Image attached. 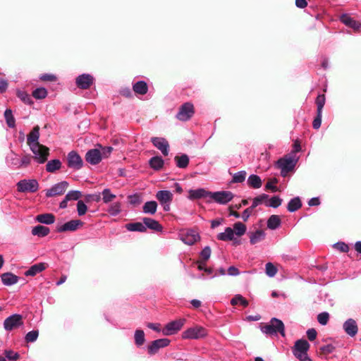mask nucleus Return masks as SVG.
<instances>
[{"label":"nucleus","mask_w":361,"mask_h":361,"mask_svg":"<svg viewBox=\"0 0 361 361\" xmlns=\"http://www.w3.org/2000/svg\"><path fill=\"white\" fill-rule=\"evenodd\" d=\"M298 157L295 153H290L277 161V166L281 169L282 176H286L293 170L298 161Z\"/></svg>","instance_id":"1"},{"label":"nucleus","mask_w":361,"mask_h":361,"mask_svg":"<svg viewBox=\"0 0 361 361\" xmlns=\"http://www.w3.org/2000/svg\"><path fill=\"white\" fill-rule=\"evenodd\" d=\"M310 348L309 343L305 340H298L295 342L293 349V353L300 361H312L307 355Z\"/></svg>","instance_id":"2"},{"label":"nucleus","mask_w":361,"mask_h":361,"mask_svg":"<svg viewBox=\"0 0 361 361\" xmlns=\"http://www.w3.org/2000/svg\"><path fill=\"white\" fill-rule=\"evenodd\" d=\"M262 333L268 335L280 334L283 337L285 336V327L282 321L276 318H272L270 324L261 328Z\"/></svg>","instance_id":"3"},{"label":"nucleus","mask_w":361,"mask_h":361,"mask_svg":"<svg viewBox=\"0 0 361 361\" xmlns=\"http://www.w3.org/2000/svg\"><path fill=\"white\" fill-rule=\"evenodd\" d=\"M207 335L206 329L200 326H195L183 332L182 337L184 339H200Z\"/></svg>","instance_id":"4"},{"label":"nucleus","mask_w":361,"mask_h":361,"mask_svg":"<svg viewBox=\"0 0 361 361\" xmlns=\"http://www.w3.org/2000/svg\"><path fill=\"white\" fill-rule=\"evenodd\" d=\"M157 200L162 206L165 212H169L171 209V203L173 200V193L166 190H159L155 195Z\"/></svg>","instance_id":"5"},{"label":"nucleus","mask_w":361,"mask_h":361,"mask_svg":"<svg viewBox=\"0 0 361 361\" xmlns=\"http://www.w3.org/2000/svg\"><path fill=\"white\" fill-rule=\"evenodd\" d=\"M17 189L20 192H35L39 189V183L35 179H23L18 182Z\"/></svg>","instance_id":"6"},{"label":"nucleus","mask_w":361,"mask_h":361,"mask_svg":"<svg viewBox=\"0 0 361 361\" xmlns=\"http://www.w3.org/2000/svg\"><path fill=\"white\" fill-rule=\"evenodd\" d=\"M194 113L193 104L190 102H186L180 106L176 117L179 121H187L192 118Z\"/></svg>","instance_id":"7"},{"label":"nucleus","mask_w":361,"mask_h":361,"mask_svg":"<svg viewBox=\"0 0 361 361\" xmlns=\"http://www.w3.org/2000/svg\"><path fill=\"white\" fill-rule=\"evenodd\" d=\"M31 152L35 161L38 164L46 162L49 155V149L42 144L37 145L35 150Z\"/></svg>","instance_id":"8"},{"label":"nucleus","mask_w":361,"mask_h":361,"mask_svg":"<svg viewBox=\"0 0 361 361\" xmlns=\"http://www.w3.org/2000/svg\"><path fill=\"white\" fill-rule=\"evenodd\" d=\"M23 324L22 316L18 314H13L4 320V328L6 331H11L15 328L23 326Z\"/></svg>","instance_id":"9"},{"label":"nucleus","mask_w":361,"mask_h":361,"mask_svg":"<svg viewBox=\"0 0 361 361\" xmlns=\"http://www.w3.org/2000/svg\"><path fill=\"white\" fill-rule=\"evenodd\" d=\"M210 198L219 204H225L232 200L233 195L230 191L211 192Z\"/></svg>","instance_id":"10"},{"label":"nucleus","mask_w":361,"mask_h":361,"mask_svg":"<svg viewBox=\"0 0 361 361\" xmlns=\"http://www.w3.org/2000/svg\"><path fill=\"white\" fill-rule=\"evenodd\" d=\"M180 238L185 244L192 245L200 240V236L197 231L190 229L182 232Z\"/></svg>","instance_id":"11"},{"label":"nucleus","mask_w":361,"mask_h":361,"mask_svg":"<svg viewBox=\"0 0 361 361\" xmlns=\"http://www.w3.org/2000/svg\"><path fill=\"white\" fill-rule=\"evenodd\" d=\"M67 163L69 168L75 170H79L83 166L81 157L75 151H71L68 154Z\"/></svg>","instance_id":"12"},{"label":"nucleus","mask_w":361,"mask_h":361,"mask_svg":"<svg viewBox=\"0 0 361 361\" xmlns=\"http://www.w3.org/2000/svg\"><path fill=\"white\" fill-rule=\"evenodd\" d=\"M184 322V319H178L168 323L162 329V334L165 336H170L176 334L183 326Z\"/></svg>","instance_id":"13"},{"label":"nucleus","mask_w":361,"mask_h":361,"mask_svg":"<svg viewBox=\"0 0 361 361\" xmlns=\"http://www.w3.org/2000/svg\"><path fill=\"white\" fill-rule=\"evenodd\" d=\"M68 186L67 181H61L54 184L52 187L46 190V196L47 197L62 195L65 192Z\"/></svg>","instance_id":"14"},{"label":"nucleus","mask_w":361,"mask_h":361,"mask_svg":"<svg viewBox=\"0 0 361 361\" xmlns=\"http://www.w3.org/2000/svg\"><path fill=\"white\" fill-rule=\"evenodd\" d=\"M39 127L38 126H35L27 135V143L31 151H34L36 145L40 144L39 142Z\"/></svg>","instance_id":"15"},{"label":"nucleus","mask_w":361,"mask_h":361,"mask_svg":"<svg viewBox=\"0 0 361 361\" xmlns=\"http://www.w3.org/2000/svg\"><path fill=\"white\" fill-rule=\"evenodd\" d=\"M153 145L157 148L164 156H167L169 152V144L164 137H154L151 138Z\"/></svg>","instance_id":"16"},{"label":"nucleus","mask_w":361,"mask_h":361,"mask_svg":"<svg viewBox=\"0 0 361 361\" xmlns=\"http://www.w3.org/2000/svg\"><path fill=\"white\" fill-rule=\"evenodd\" d=\"M83 223L80 220H71L62 225L58 226L56 231L59 233L76 231Z\"/></svg>","instance_id":"17"},{"label":"nucleus","mask_w":361,"mask_h":361,"mask_svg":"<svg viewBox=\"0 0 361 361\" xmlns=\"http://www.w3.org/2000/svg\"><path fill=\"white\" fill-rule=\"evenodd\" d=\"M86 161L92 165H96L102 161V154L99 149H92L85 154Z\"/></svg>","instance_id":"18"},{"label":"nucleus","mask_w":361,"mask_h":361,"mask_svg":"<svg viewBox=\"0 0 361 361\" xmlns=\"http://www.w3.org/2000/svg\"><path fill=\"white\" fill-rule=\"evenodd\" d=\"M170 340L168 338H160L152 342L148 346V353L150 355L155 354L160 348L166 347L169 345Z\"/></svg>","instance_id":"19"},{"label":"nucleus","mask_w":361,"mask_h":361,"mask_svg":"<svg viewBox=\"0 0 361 361\" xmlns=\"http://www.w3.org/2000/svg\"><path fill=\"white\" fill-rule=\"evenodd\" d=\"M343 330L350 336L354 337L358 331L357 322L353 319H347L343 325Z\"/></svg>","instance_id":"20"},{"label":"nucleus","mask_w":361,"mask_h":361,"mask_svg":"<svg viewBox=\"0 0 361 361\" xmlns=\"http://www.w3.org/2000/svg\"><path fill=\"white\" fill-rule=\"evenodd\" d=\"M93 77L90 74H82L76 78V85L81 89H87L92 84Z\"/></svg>","instance_id":"21"},{"label":"nucleus","mask_w":361,"mask_h":361,"mask_svg":"<svg viewBox=\"0 0 361 361\" xmlns=\"http://www.w3.org/2000/svg\"><path fill=\"white\" fill-rule=\"evenodd\" d=\"M188 193V198L190 200H198L203 197H210L211 192L207 191L204 188H198L196 190H190Z\"/></svg>","instance_id":"22"},{"label":"nucleus","mask_w":361,"mask_h":361,"mask_svg":"<svg viewBox=\"0 0 361 361\" xmlns=\"http://www.w3.org/2000/svg\"><path fill=\"white\" fill-rule=\"evenodd\" d=\"M341 21L347 26L352 27L355 30H358L361 27V24L347 14H343L341 17Z\"/></svg>","instance_id":"23"},{"label":"nucleus","mask_w":361,"mask_h":361,"mask_svg":"<svg viewBox=\"0 0 361 361\" xmlns=\"http://www.w3.org/2000/svg\"><path fill=\"white\" fill-rule=\"evenodd\" d=\"M47 266L45 263L35 264L30 267L28 270L25 272L26 276H34L38 273L42 272L46 269Z\"/></svg>","instance_id":"24"},{"label":"nucleus","mask_w":361,"mask_h":361,"mask_svg":"<svg viewBox=\"0 0 361 361\" xmlns=\"http://www.w3.org/2000/svg\"><path fill=\"white\" fill-rule=\"evenodd\" d=\"M2 283L5 286H12L18 283V277L10 272L4 273L1 276Z\"/></svg>","instance_id":"25"},{"label":"nucleus","mask_w":361,"mask_h":361,"mask_svg":"<svg viewBox=\"0 0 361 361\" xmlns=\"http://www.w3.org/2000/svg\"><path fill=\"white\" fill-rule=\"evenodd\" d=\"M234 231L231 227H226L224 232L219 233L216 238L219 240L230 241L234 240Z\"/></svg>","instance_id":"26"},{"label":"nucleus","mask_w":361,"mask_h":361,"mask_svg":"<svg viewBox=\"0 0 361 361\" xmlns=\"http://www.w3.org/2000/svg\"><path fill=\"white\" fill-rule=\"evenodd\" d=\"M143 223L145 224V226H146V228H148L151 230L155 231H162V226L156 220L151 219V218H143Z\"/></svg>","instance_id":"27"},{"label":"nucleus","mask_w":361,"mask_h":361,"mask_svg":"<svg viewBox=\"0 0 361 361\" xmlns=\"http://www.w3.org/2000/svg\"><path fill=\"white\" fill-rule=\"evenodd\" d=\"M31 233L33 235L43 238L50 233V229L47 226L37 225L32 228Z\"/></svg>","instance_id":"28"},{"label":"nucleus","mask_w":361,"mask_h":361,"mask_svg":"<svg viewBox=\"0 0 361 361\" xmlns=\"http://www.w3.org/2000/svg\"><path fill=\"white\" fill-rule=\"evenodd\" d=\"M36 221L44 224H52L55 221V216L50 213L39 214L36 216Z\"/></svg>","instance_id":"29"},{"label":"nucleus","mask_w":361,"mask_h":361,"mask_svg":"<svg viewBox=\"0 0 361 361\" xmlns=\"http://www.w3.org/2000/svg\"><path fill=\"white\" fill-rule=\"evenodd\" d=\"M164 164V159L159 156L153 157L149 160V166L155 171H160L163 168Z\"/></svg>","instance_id":"30"},{"label":"nucleus","mask_w":361,"mask_h":361,"mask_svg":"<svg viewBox=\"0 0 361 361\" xmlns=\"http://www.w3.org/2000/svg\"><path fill=\"white\" fill-rule=\"evenodd\" d=\"M247 185L255 189H258L262 187V181L260 177L255 174H252L249 176L247 178Z\"/></svg>","instance_id":"31"},{"label":"nucleus","mask_w":361,"mask_h":361,"mask_svg":"<svg viewBox=\"0 0 361 361\" xmlns=\"http://www.w3.org/2000/svg\"><path fill=\"white\" fill-rule=\"evenodd\" d=\"M133 89L135 93L143 95L147 92L148 87L145 81L140 80L133 85Z\"/></svg>","instance_id":"32"},{"label":"nucleus","mask_w":361,"mask_h":361,"mask_svg":"<svg viewBox=\"0 0 361 361\" xmlns=\"http://www.w3.org/2000/svg\"><path fill=\"white\" fill-rule=\"evenodd\" d=\"M265 233L262 230H257L254 233H252L250 235V243L255 245L257 243L261 242L265 238Z\"/></svg>","instance_id":"33"},{"label":"nucleus","mask_w":361,"mask_h":361,"mask_svg":"<svg viewBox=\"0 0 361 361\" xmlns=\"http://www.w3.org/2000/svg\"><path fill=\"white\" fill-rule=\"evenodd\" d=\"M157 203L155 201L146 202L143 205V212L148 214H154L157 209Z\"/></svg>","instance_id":"34"},{"label":"nucleus","mask_w":361,"mask_h":361,"mask_svg":"<svg viewBox=\"0 0 361 361\" xmlns=\"http://www.w3.org/2000/svg\"><path fill=\"white\" fill-rule=\"evenodd\" d=\"M61 167V161L59 159H52L47 162L46 170L47 172L54 173L60 169Z\"/></svg>","instance_id":"35"},{"label":"nucleus","mask_w":361,"mask_h":361,"mask_svg":"<svg viewBox=\"0 0 361 361\" xmlns=\"http://www.w3.org/2000/svg\"><path fill=\"white\" fill-rule=\"evenodd\" d=\"M281 224V219L277 215H271L267 220V228L271 230L278 228Z\"/></svg>","instance_id":"36"},{"label":"nucleus","mask_w":361,"mask_h":361,"mask_svg":"<svg viewBox=\"0 0 361 361\" xmlns=\"http://www.w3.org/2000/svg\"><path fill=\"white\" fill-rule=\"evenodd\" d=\"M302 206L300 199L298 197H294L290 200L287 209L290 212H294L299 209Z\"/></svg>","instance_id":"37"},{"label":"nucleus","mask_w":361,"mask_h":361,"mask_svg":"<svg viewBox=\"0 0 361 361\" xmlns=\"http://www.w3.org/2000/svg\"><path fill=\"white\" fill-rule=\"evenodd\" d=\"M175 161L176 166L180 169H185L188 166L189 157L186 154H182L181 156L175 157Z\"/></svg>","instance_id":"38"},{"label":"nucleus","mask_w":361,"mask_h":361,"mask_svg":"<svg viewBox=\"0 0 361 361\" xmlns=\"http://www.w3.org/2000/svg\"><path fill=\"white\" fill-rule=\"evenodd\" d=\"M126 227L129 231L145 232L146 231L145 224L141 222L128 224Z\"/></svg>","instance_id":"39"},{"label":"nucleus","mask_w":361,"mask_h":361,"mask_svg":"<svg viewBox=\"0 0 361 361\" xmlns=\"http://www.w3.org/2000/svg\"><path fill=\"white\" fill-rule=\"evenodd\" d=\"M234 231V235L237 236L243 235L246 231V226L240 221H238L233 224V228H232Z\"/></svg>","instance_id":"40"},{"label":"nucleus","mask_w":361,"mask_h":361,"mask_svg":"<svg viewBox=\"0 0 361 361\" xmlns=\"http://www.w3.org/2000/svg\"><path fill=\"white\" fill-rule=\"evenodd\" d=\"M108 213L112 216H116L121 212V202H116L109 205Z\"/></svg>","instance_id":"41"},{"label":"nucleus","mask_w":361,"mask_h":361,"mask_svg":"<svg viewBox=\"0 0 361 361\" xmlns=\"http://www.w3.org/2000/svg\"><path fill=\"white\" fill-rule=\"evenodd\" d=\"M102 200L106 204L111 202L116 197V195L114 194H113L111 192L110 189H109V188L104 189L102 192Z\"/></svg>","instance_id":"42"},{"label":"nucleus","mask_w":361,"mask_h":361,"mask_svg":"<svg viewBox=\"0 0 361 361\" xmlns=\"http://www.w3.org/2000/svg\"><path fill=\"white\" fill-rule=\"evenodd\" d=\"M4 117L7 125L10 128H14L16 126V121L13 116L12 111L9 109H6L4 112Z\"/></svg>","instance_id":"43"},{"label":"nucleus","mask_w":361,"mask_h":361,"mask_svg":"<svg viewBox=\"0 0 361 361\" xmlns=\"http://www.w3.org/2000/svg\"><path fill=\"white\" fill-rule=\"evenodd\" d=\"M269 196L266 194H262L253 199L251 208L253 209L257 207L258 205L265 202L268 200Z\"/></svg>","instance_id":"44"},{"label":"nucleus","mask_w":361,"mask_h":361,"mask_svg":"<svg viewBox=\"0 0 361 361\" xmlns=\"http://www.w3.org/2000/svg\"><path fill=\"white\" fill-rule=\"evenodd\" d=\"M145 341V333L142 330H136L135 332V343L137 346L144 344Z\"/></svg>","instance_id":"45"},{"label":"nucleus","mask_w":361,"mask_h":361,"mask_svg":"<svg viewBox=\"0 0 361 361\" xmlns=\"http://www.w3.org/2000/svg\"><path fill=\"white\" fill-rule=\"evenodd\" d=\"M278 271L277 268L271 262H268L265 265V272L269 277H274Z\"/></svg>","instance_id":"46"},{"label":"nucleus","mask_w":361,"mask_h":361,"mask_svg":"<svg viewBox=\"0 0 361 361\" xmlns=\"http://www.w3.org/2000/svg\"><path fill=\"white\" fill-rule=\"evenodd\" d=\"M281 202L282 200L279 197L274 196L266 202L265 204L267 207L277 208L281 204Z\"/></svg>","instance_id":"47"},{"label":"nucleus","mask_w":361,"mask_h":361,"mask_svg":"<svg viewBox=\"0 0 361 361\" xmlns=\"http://www.w3.org/2000/svg\"><path fill=\"white\" fill-rule=\"evenodd\" d=\"M47 91L44 87H38L32 92V96L37 99H42L47 97Z\"/></svg>","instance_id":"48"},{"label":"nucleus","mask_w":361,"mask_h":361,"mask_svg":"<svg viewBox=\"0 0 361 361\" xmlns=\"http://www.w3.org/2000/svg\"><path fill=\"white\" fill-rule=\"evenodd\" d=\"M39 331L37 330H32L27 333L25 340L27 343H33L37 341Z\"/></svg>","instance_id":"49"},{"label":"nucleus","mask_w":361,"mask_h":361,"mask_svg":"<svg viewBox=\"0 0 361 361\" xmlns=\"http://www.w3.org/2000/svg\"><path fill=\"white\" fill-rule=\"evenodd\" d=\"M325 96L324 94H319L316 99V104H317V111L319 113H322L323 107L325 104Z\"/></svg>","instance_id":"50"},{"label":"nucleus","mask_w":361,"mask_h":361,"mask_svg":"<svg viewBox=\"0 0 361 361\" xmlns=\"http://www.w3.org/2000/svg\"><path fill=\"white\" fill-rule=\"evenodd\" d=\"M246 172L245 171H240L233 174L232 181L233 183H242L245 180Z\"/></svg>","instance_id":"51"},{"label":"nucleus","mask_w":361,"mask_h":361,"mask_svg":"<svg viewBox=\"0 0 361 361\" xmlns=\"http://www.w3.org/2000/svg\"><path fill=\"white\" fill-rule=\"evenodd\" d=\"M231 303L233 305L240 303L244 307H247L248 305V302L240 295H236L234 298H233Z\"/></svg>","instance_id":"52"},{"label":"nucleus","mask_w":361,"mask_h":361,"mask_svg":"<svg viewBox=\"0 0 361 361\" xmlns=\"http://www.w3.org/2000/svg\"><path fill=\"white\" fill-rule=\"evenodd\" d=\"M17 96L25 104H30L32 103V100L30 95L24 91L18 90Z\"/></svg>","instance_id":"53"},{"label":"nucleus","mask_w":361,"mask_h":361,"mask_svg":"<svg viewBox=\"0 0 361 361\" xmlns=\"http://www.w3.org/2000/svg\"><path fill=\"white\" fill-rule=\"evenodd\" d=\"M4 355L8 360L16 361L19 359L20 355L17 352H14L11 350H6L4 352Z\"/></svg>","instance_id":"54"},{"label":"nucleus","mask_w":361,"mask_h":361,"mask_svg":"<svg viewBox=\"0 0 361 361\" xmlns=\"http://www.w3.org/2000/svg\"><path fill=\"white\" fill-rule=\"evenodd\" d=\"M87 211V207L83 201L79 200L77 203V212L79 216H83Z\"/></svg>","instance_id":"55"},{"label":"nucleus","mask_w":361,"mask_h":361,"mask_svg":"<svg viewBox=\"0 0 361 361\" xmlns=\"http://www.w3.org/2000/svg\"><path fill=\"white\" fill-rule=\"evenodd\" d=\"M329 319V314L326 312H323L317 315V321L322 325H326Z\"/></svg>","instance_id":"56"},{"label":"nucleus","mask_w":361,"mask_h":361,"mask_svg":"<svg viewBox=\"0 0 361 361\" xmlns=\"http://www.w3.org/2000/svg\"><path fill=\"white\" fill-rule=\"evenodd\" d=\"M67 200H78L81 197V192L78 190L69 191L66 195Z\"/></svg>","instance_id":"57"},{"label":"nucleus","mask_w":361,"mask_h":361,"mask_svg":"<svg viewBox=\"0 0 361 361\" xmlns=\"http://www.w3.org/2000/svg\"><path fill=\"white\" fill-rule=\"evenodd\" d=\"M211 252L212 251L210 247L209 246H206L201 251L200 255L204 261H207L209 259Z\"/></svg>","instance_id":"58"},{"label":"nucleus","mask_w":361,"mask_h":361,"mask_svg":"<svg viewBox=\"0 0 361 361\" xmlns=\"http://www.w3.org/2000/svg\"><path fill=\"white\" fill-rule=\"evenodd\" d=\"M334 246L337 250H338L343 252H347L349 250L348 245L343 242L336 243L334 245Z\"/></svg>","instance_id":"59"},{"label":"nucleus","mask_w":361,"mask_h":361,"mask_svg":"<svg viewBox=\"0 0 361 361\" xmlns=\"http://www.w3.org/2000/svg\"><path fill=\"white\" fill-rule=\"evenodd\" d=\"M39 79L43 81H56V77L54 74L44 73L39 76Z\"/></svg>","instance_id":"60"},{"label":"nucleus","mask_w":361,"mask_h":361,"mask_svg":"<svg viewBox=\"0 0 361 361\" xmlns=\"http://www.w3.org/2000/svg\"><path fill=\"white\" fill-rule=\"evenodd\" d=\"M101 147L102 159L107 158L111 153L113 148L111 147Z\"/></svg>","instance_id":"61"},{"label":"nucleus","mask_w":361,"mask_h":361,"mask_svg":"<svg viewBox=\"0 0 361 361\" xmlns=\"http://www.w3.org/2000/svg\"><path fill=\"white\" fill-rule=\"evenodd\" d=\"M322 116V113H320L319 114V113H317V115L315 117V118L314 119L313 123H312L313 128L314 129H318L321 126Z\"/></svg>","instance_id":"62"},{"label":"nucleus","mask_w":361,"mask_h":361,"mask_svg":"<svg viewBox=\"0 0 361 361\" xmlns=\"http://www.w3.org/2000/svg\"><path fill=\"white\" fill-rule=\"evenodd\" d=\"M253 211V209L250 207L245 209L242 214V218L243 221H247L249 219L250 216L251 215L252 212Z\"/></svg>","instance_id":"63"},{"label":"nucleus","mask_w":361,"mask_h":361,"mask_svg":"<svg viewBox=\"0 0 361 361\" xmlns=\"http://www.w3.org/2000/svg\"><path fill=\"white\" fill-rule=\"evenodd\" d=\"M307 336L310 341H314L317 337V331L314 329H310L307 331Z\"/></svg>","instance_id":"64"}]
</instances>
